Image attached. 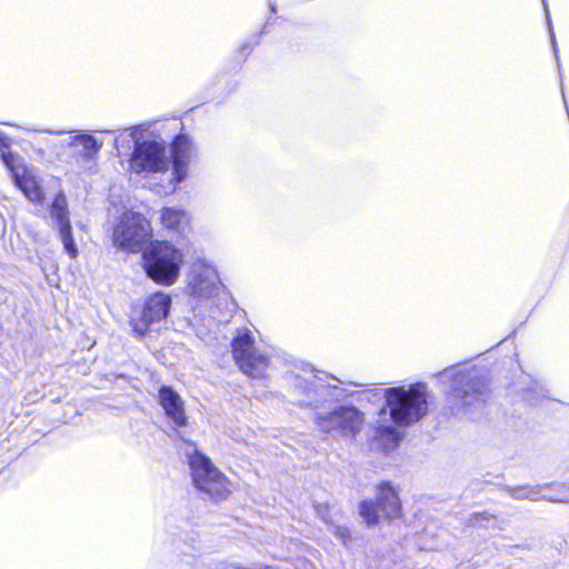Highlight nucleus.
<instances>
[{"mask_svg":"<svg viewBox=\"0 0 569 569\" xmlns=\"http://www.w3.org/2000/svg\"><path fill=\"white\" fill-rule=\"evenodd\" d=\"M470 521L473 525L490 527V522H493L495 518L488 513H477L472 516Z\"/></svg>","mask_w":569,"mask_h":569,"instance_id":"412c9836","label":"nucleus"},{"mask_svg":"<svg viewBox=\"0 0 569 569\" xmlns=\"http://www.w3.org/2000/svg\"><path fill=\"white\" fill-rule=\"evenodd\" d=\"M542 3H543V7H545L547 22H548V26H549V31H550V38H551V42H552V47H553V52H555L556 58L558 59V56H557L558 54V49H557L556 38H555V33L552 31L550 14H549V10H548L546 0H542Z\"/></svg>","mask_w":569,"mask_h":569,"instance_id":"b1692460","label":"nucleus"},{"mask_svg":"<svg viewBox=\"0 0 569 569\" xmlns=\"http://www.w3.org/2000/svg\"><path fill=\"white\" fill-rule=\"evenodd\" d=\"M184 254L169 241H151L142 250V267L148 278L158 284L171 286L180 274Z\"/></svg>","mask_w":569,"mask_h":569,"instance_id":"20e7f679","label":"nucleus"},{"mask_svg":"<svg viewBox=\"0 0 569 569\" xmlns=\"http://www.w3.org/2000/svg\"><path fill=\"white\" fill-rule=\"evenodd\" d=\"M455 415H470L480 409L487 392V382L477 367L453 366L439 373Z\"/></svg>","mask_w":569,"mask_h":569,"instance_id":"f257e3e1","label":"nucleus"},{"mask_svg":"<svg viewBox=\"0 0 569 569\" xmlns=\"http://www.w3.org/2000/svg\"><path fill=\"white\" fill-rule=\"evenodd\" d=\"M49 211L51 220L59 230L64 250L71 258H76L78 254V249L72 238L68 202L63 192H59L54 197Z\"/></svg>","mask_w":569,"mask_h":569,"instance_id":"4468645a","label":"nucleus"},{"mask_svg":"<svg viewBox=\"0 0 569 569\" xmlns=\"http://www.w3.org/2000/svg\"><path fill=\"white\" fill-rule=\"evenodd\" d=\"M515 496L517 498H523V499H530V500H537L538 499V491L533 488H520L515 491Z\"/></svg>","mask_w":569,"mask_h":569,"instance_id":"4be33fe9","label":"nucleus"},{"mask_svg":"<svg viewBox=\"0 0 569 569\" xmlns=\"http://www.w3.org/2000/svg\"><path fill=\"white\" fill-rule=\"evenodd\" d=\"M7 149H9L8 141L4 138L0 137V152H8Z\"/></svg>","mask_w":569,"mask_h":569,"instance_id":"393cba45","label":"nucleus"},{"mask_svg":"<svg viewBox=\"0 0 569 569\" xmlns=\"http://www.w3.org/2000/svg\"><path fill=\"white\" fill-rule=\"evenodd\" d=\"M64 144L74 149L73 157L80 166L91 167L96 162L103 143L93 136L79 131L70 136Z\"/></svg>","mask_w":569,"mask_h":569,"instance_id":"dca6fc26","label":"nucleus"},{"mask_svg":"<svg viewBox=\"0 0 569 569\" xmlns=\"http://www.w3.org/2000/svg\"><path fill=\"white\" fill-rule=\"evenodd\" d=\"M148 126L138 124L123 129L114 139L119 149L124 138L133 142V150L129 159V169L137 174L166 172L169 168V158L164 141L157 139H142Z\"/></svg>","mask_w":569,"mask_h":569,"instance_id":"f03ea898","label":"nucleus"},{"mask_svg":"<svg viewBox=\"0 0 569 569\" xmlns=\"http://www.w3.org/2000/svg\"><path fill=\"white\" fill-rule=\"evenodd\" d=\"M50 132H51V133H53L52 131H50ZM63 132H64V131H56L54 133H56V134H61V133H63Z\"/></svg>","mask_w":569,"mask_h":569,"instance_id":"bb28decb","label":"nucleus"},{"mask_svg":"<svg viewBox=\"0 0 569 569\" xmlns=\"http://www.w3.org/2000/svg\"><path fill=\"white\" fill-rule=\"evenodd\" d=\"M172 158V180L180 183L188 176V168L196 154V148L189 136L180 133L176 136L170 146Z\"/></svg>","mask_w":569,"mask_h":569,"instance_id":"2eb2a0df","label":"nucleus"},{"mask_svg":"<svg viewBox=\"0 0 569 569\" xmlns=\"http://www.w3.org/2000/svg\"><path fill=\"white\" fill-rule=\"evenodd\" d=\"M388 420L390 419L387 416V409L381 408L378 412V420L375 426V441L385 451L397 448L401 440V433L395 426L388 423Z\"/></svg>","mask_w":569,"mask_h":569,"instance_id":"a211bd4d","label":"nucleus"},{"mask_svg":"<svg viewBox=\"0 0 569 569\" xmlns=\"http://www.w3.org/2000/svg\"><path fill=\"white\" fill-rule=\"evenodd\" d=\"M186 218V212L178 208H163L160 212V220L167 229H176Z\"/></svg>","mask_w":569,"mask_h":569,"instance_id":"aec40b11","label":"nucleus"},{"mask_svg":"<svg viewBox=\"0 0 569 569\" xmlns=\"http://www.w3.org/2000/svg\"><path fill=\"white\" fill-rule=\"evenodd\" d=\"M515 388L518 397L530 406L537 405L548 393L543 385L528 375L520 376Z\"/></svg>","mask_w":569,"mask_h":569,"instance_id":"6ab92c4d","label":"nucleus"},{"mask_svg":"<svg viewBox=\"0 0 569 569\" xmlns=\"http://www.w3.org/2000/svg\"><path fill=\"white\" fill-rule=\"evenodd\" d=\"M2 162L10 170L16 186L26 198L33 203H42L44 194L31 170L26 164L18 162L12 152H2Z\"/></svg>","mask_w":569,"mask_h":569,"instance_id":"ddd939ff","label":"nucleus"},{"mask_svg":"<svg viewBox=\"0 0 569 569\" xmlns=\"http://www.w3.org/2000/svg\"><path fill=\"white\" fill-rule=\"evenodd\" d=\"M159 403L164 410L166 416L177 427L187 425L184 403L180 395L169 386H161L158 392Z\"/></svg>","mask_w":569,"mask_h":569,"instance_id":"f3484780","label":"nucleus"},{"mask_svg":"<svg viewBox=\"0 0 569 569\" xmlns=\"http://www.w3.org/2000/svg\"><path fill=\"white\" fill-rule=\"evenodd\" d=\"M247 49H249V46H248L247 43L242 44V47H241V51H244V50H247Z\"/></svg>","mask_w":569,"mask_h":569,"instance_id":"a878e982","label":"nucleus"},{"mask_svg":"<svg viewBox=\"0 0 569 569\" xmlns=\"http://www.w3.org/2000/svg\"><path fill=\"white\" fill-rule=\"evenodd\" d=\"M232 355L239 369L253 379L267 376L270 367L269 355L257 348L251 330L238 329L231 341Z\"/></svg>","mask_w":569,"mask_h":569,"instance_id":"0eeeda50","label":"nucleus"},{"mask_svg":"<svg viewBox=\"0 0 569 569\" xmlns=\"http://www.w3.org/2000/svg\"><path fill=\"white\" fill-rule=\"evenodd\" d=\"M171 297L163 292L150 295L142 307L136 311L130 320L133 332L143 337L148 332L158 331L170 312Z\"/></svg>","mask_w":569,"mask_h":569,"instance_id":"9d476101","label":"nucleus"},{"mask_svg":"<svg viewBox=\"0 0 569 569\" xmlns=\"http://www.w3.org/2000/svg\"><path fill=\"white\" fill-rule=\"evenodd\" d=\"M360 516L368 525H376L380 519L398 518L401 512V503L395 489L382 482L377 488L376 501L363 500L359 506Z\"/></svg>","mask_w":569,"mask_h":569,"instance_id":"f8f14e48","label":"nucleus"},{"mask_svg":"<svg viewBox=\"0 0 569 569\" xmlns=\"http://www.w3.org/2000/svg\"><path fill=\"white\" fill-rule=\"evenodd\" d=\"M187 457L194 487L216 502L227 499L229 481L210 458L197 448Z\"/></svg>","mask_w":569,"mask_h":569,"instance_id":"39448f33","label":"nucleus"},{"mask_svg":"<svg viewBox=\"0 0 569 569\" xmlns=\"http://www.w3.org/2000/svg\"><path fill=\"white\" fill-rule=\"evenodd\" d=\"M331 532L343 543V545H347L348 540H349V537H350V532L349 530L346 528V527H341V526H332L331 527Z\"/></svg>","mask_w":569,"mask_h":569,"instance_id":"5701e85b","label":"nucleus"},{"mask_svg":"<svg viewBox=\"0 0 569 569\" xmlns=\"http://www.w3.org/2000/svg\"><path fill=\"white\" fill-rule=\"evenodd\" d=\"M152 236L150 222L139 212L124 211L116 221L112 242L119 250L137 253Z\"/></svg>","mask_w":569,"mask_h":569,"instance_id":"6e6552de","label":"nucleus"},{"mask_svg":"<svg viewBox=\"0 0 569 569\" xmlns=\"http://www.w3.org/2000/svg\"><path fill=\"white\" fill-rule=\"evenodd\" d=\"M363 422V413L353 406H339L316 416L318 428L326 433L355 438Z\"/></svg>","mask_w":569,"mask_h":569,"instance_id":"9b49d317","label":"nucleus"},{"mask_svg":"<svg viewBox=\"0 0 569 569\" xmlns=\"http://www.w3.org/2000/svg\"><path fill=\"white\" fill-rule=\"evenodd\" d=\"M387 416L396 425L406 427L420 421L428 413L429 391L425 382L382 389Z\"/></svg>","mask_w":569,"mask_h":569,"instance_id":"7ed1b4c3","label":"nucleus"},{"mask_svg":"<svg viewBox=\"0 0 569 569\" xmlns=\"http://www.w3.org/2000/svg\"><path fill=\"white\" fill-rule=\"evenodd\" d=\"M219 276L216 268L204 260H197L191 264L187 277V293L210 309L209 316L214 318L212 307L219 291Z\"/></svg>","mask_w":569,"mask_h":569,"instance_id":"1a4fd4ad","label":"nucleus"},{"mask_svg":"<svg viewBox=\"0 0 569 569\" xmlns=\"http://www.w3.org/2000/svg\"><path fill=\"white\" fill-rule=\"evenodd\" d=\"M284 379L300 405L319 407L329 401H340L351 395L347 389L326 383L322 378L316 376L308 380L295 372H288Z\"/></svg>","mask_w":569,"mask_h":569,"instance_id":"423d86ee","label":"nucleus"}]
</instances>
